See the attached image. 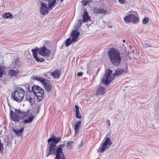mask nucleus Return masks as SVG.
Wrapping results in <instances>:
<instances>
[{
    "instance_id": "obj_38",
    "label": "nucleus",
    "mask_w": 159,
    "mask_h": 159,
    "mask_svg": "<svg viewBox=\"0 0 159 159\" xmlns=\"http://www.w3.org/2000/svg\"><path fill=\"white\" fill-rule=\"evenodd\" d=\"M83 143L82 141V140L81 141V143H80V144L79 145V147L80 148H81L82 146L83 145Z\"/></svg>"
},
{
    "instance_id": "obj_27",
    "label": "nucleus",
    "mask_w": 159,
    "mask_h": 159,
    "mask_svg": "<svg viewBox=\"0 0 159 159\" xmlns=\"http://www.w3.org/2000/svg\"><path fill=\"white\" fill-rule=\"evenodd\" d=\"M21 62L20 61L19 59L16 58L15 60V65L17 67H19L21 65Z\"/></svg>"
},
{
    "instance_id": "obj_28",
    "label": "nucleus",
    "mask_w": 159,
    "mask_h": 159,
    "mask_svg": "<svg viewBox=\"0 0 159 159\" xmlns=\"http://www.w3.org/2000/svg\"><path fill=\"white\" fill-rule=\"evenodd\" d=\"M34 79L35 80H37V81H39L41 82L43 84V83L45 81V80H46V79H43V78L41 77H36L34 78Z\"/></svg>"
},
{
    "instance_id": "obj_20",
    "label": "nucleus",
    "mask_w": 159,
    "mask_h": 159,
    "mask_svg": "<svg viewBox=\"0 0 159 159\" xmlns=\"http://www.w3.org/2000/svg\"><path fill=\"white\" fill-rule=\"evenodd\" d=\"M75 109H76V117L77 118L80 119L81 118L82 116L80 113V111L79 110V107L78 106H77L76 105H75Z\"/></svg>"
},
{
    "instance_id": "obj_1",
    "label": "nucleus",
    "mask_w": 159,
    "mask_h": 159,
    "mask_svg": "<svg viewBox=\"0 0 159 159\" xmlns=\"http://www.w3.org/2000/svg\"><path fill=\"white\" fill-rule=\"evenodd\" d=\"M109 56L111 63L114 66H119L120 62V54L116 49L110 48L108 52Z\"/></svg>"
},
{
    "instance_id": "obj_23",
    "label": "nucleus",
    "mask_w": 159,
    "mask_h": 159,
    "mask_svg": "<svg viewBox=\"0 0 159 159\" xmlns=\"http://www.w3.org/2000/svg\"><path fill=\"white\" fill-rule=\"evenodd\" d=\"M3 17L6 19L10 18L13 19V16L12 14L10 12L6 13L3 14Z\"/></svg>"
},
{
    "instance_id": "obj_21",
    "label": "nucleus",
    "mask_w": 159,
    "mask_h": 159,
    "mask_svg": "<svg viewBox=\"0 0 159 159\" xmlns=\"http://www.w3.org/2000/svg\"><path fill=\"white\" fill-rule=\"evenodd\" d=\"M28 119H25L23 121V123H31L33 119L34 118V116H30L28 117Z\"/></svg>"
},
{
    "instance_id": "obj_26",
    "label": "nucleus",
    "mask_w": 159,
    "mask_h": 159,
    "mask_svg": "<svg viewBox=\"0 0 159 159\" xmlns=\"http://www.w3.org/2000/svg\"><path fill=\"white\" fill-rule=\"evenodd\" d=\"M124 19L126 23H129L131 22L130 14L125 17Z\"/></svg>"
},
{
    "instance_id": "obj_22",
    "label": "nucleus",
    "mask_w": 159,
    "mask_h": 159,
    "mask_svg": "<svg viewBox=\"0 0 159 159\" xmlns=\"http://www.w3.org/2000/svg\"><path fill=\"white\" fill-rule=\"evenodd\" d=\"M94 11L96 13H107V11L102 9L96 8L94 9Z\"/></svg>"
},
{
    "instance_id": "obj_29",
    "label": "nucleus",
    "mask_w": 159,
    "mask_h": 159,
    "mask_svg": "<svg viewBox=\"0 0 159 159\" xmlns=\"http://www.w3.org/2000/svg\"><path fill=\"white\" fill-rule=\"evenodd\" d=\"M18 73V72L16 70H15L11 69L9 72V74L11 76H15L16 74Z\"/></svg>"
},
{
    "instance_id": "obj_43",
    "label": "nucleus",
    "mask_w": 159,
    "mask_h": 159,
    "mask_svg": "<svg viewBox=\"0 0 159 159\" xmlns=\"http://www.w3.org/2000/svg\"><path fill=\"white\" fill-rule=\"evenodd\" d=\"M123 42L125 43V39H123Z\"/></svg>"
},
{
    "instance_id": "obj_18",
    "label": "nucleus",
    "mask_w": 159,
    "mask_h": 159,
    "mask_svg": "<svg viewBox=\"0 0 159 159\" xmlns=\"http://www.w3.org/2000/svg\"><path fill=\"white\" fill-rule=\"evenodd\" d=\"M25 99L26 100L29 101L31 104H33L34 102V98L30 94L27 95Z\"/></svg>"
},
{
    "instance_id": "obj_3",
    "label": "nucleus",
    "mask_w": 159,
    "mask_h": 159,
    "mask_svg": "<svg viewBox=\"0 0 159 159\" xmlns=\"http://www.w3.org/2000/svg\"><path fill=\"white\" fill-rule=\"evenodd\" d=\"M25 94V90L19 87L12 93L11 98L17 102H20L23 100Z\"/></svg>"
},
{
    "instance_id": "obj_5",
    "label": "nucleus",
    "mask_w": 159,
    "mask_h": 159,
    "mask_svg": "<svg viewBox=\"0 0 159 159\" xmlns=\"http://www.w3.org/2000/svg\"><path fill=\"white\" fill-rule=\"evenodd\" d=\"M112 73V71L108 69L107 72H106L104 78L102 80V82L104 83L106 85L108 84L111 81L114 79V77L113 75L110 77V76Z\"/></svg>"
},
{
    "instance_id": "obj_36",
    "label": "nucleus",
    "mask_w": 159,
    "mask_h": 159,
    "mask_svg": "<svg viewBox=\"0 0 159 159\" xmlns=\"http://www.w3.org/2000/svg\"><path fill=\"white\" fill-rule=\"evenodd\" d=\"M83 75V73L82 72H78L77 74V75L79 77Z\"/></svg>"
},
{
    "instance_id": "obj_11",
    "label": "nucleus",
    "mask_w": 159,
    "mask_h": 159,
    "mask_svg": "<svg viewBox=\"0 0 159 159\" xmlns=\"http://www.w3.org/2000/svg\"><path fill=\"white\" fill-rule=\"evenodd\" d=\"M61 138L60 137H56L55 136H53L48 139V143H49L50 142H52V143H53V144H55V145H56L61 140Z\"/></svg>"
},
{
    "instance_id": "obj_17",
    "label": "nucleus",
    "mask_w": 159,
    "mask_h": 159,
    "mask_svg": "<svg viewBox=\"0 0 159 159\" xmlns=\"http://www.w3.org/2000/svg\"><path fill=\"white\" fill-rule=\"evenodd\" d=\"M61 74V71L59 70H56L54 72H52L51 74V75L55 78H59Z\"/></svg>"
},
{
    "instance_id": "obj_16",
    "label": "nucleus",
    "mask_w": 159,
    "mask_h": 159,
    "mask_svg": "<svg viewBox=\"0 0 159 159\" xmlns=\"http://www.w3.org/2000/svg\"><path fill=\"white\" fill-rule=\"evenodd\" d=\"M24 130V127H23L21 128L20 129L17 130L16 129H13V130L18 136H21Z\"/></svg>"
},
{
    "instance_id": "obj_44",
    "label": "nucleus",
    "mask_w": 159,
    "mask_h": 159,
    "mask_svg": "<svg viewBox=\"0 0 159 159\" xmlns=\"http://www.w3.org/2000/svg\"><path fill=\"white\" fill-rule=\"evenodd\" d=\"M64 0H60L61 2H62Z\"/></svg>"
},
{
    "instance_id": "obj_2",
    "label": "nucleus",
    "mask_w": 159,
    "mask_h": 159,
    "mask_svg": "<svg viewBox=\"0 0 159 159\" xmlns=\"http://www.w3.org/2000/svg\"><path fill=\"white\" fill-rule=\"evenodd\" d=\"M31 51L34 58L38 62H43L44 60L42 58H39L38 57L37 52L43 56L48 57L51 52L49 49L47 48L44 46L40 49L37 48L34 49H32Z\"/></svg>"
},
{
    "instance_id": "obj_19",
    "label": "nucleus",
    "mask_w": 159,
    "mask_h": 159,
    "mask_svg": "<svg viewBox=\"0 0 159 159\" xmlns=\"http://www.w3.org/2000/svg\"><path fill=\"white\" fill-rule=\"evenodd\" d=\"M19 114H18V116H19V117L21 118H25L28 115V113L27 112L20 111H19Z\"/></svg>"
},
{
    "instance_id": "obj_6",
    "label": "nucleus",
    "mask_w": 159,
    "mask_h": 159,
    "mask_svg": "<svg viewBox=\"0 0 159 159\" xmlns=\"http://www.w3.org/2000/svg\"><path fill=\"white\" fill-rule=\"evenodd\" d=\"M112 143L109 138H107L102 146H100L98 149L99 151L103 152L107 148H109L112 144Z\"/></svg>"
},
{
    "instance_id": "obj_39",
    "label": "nucleus",
    "mask_w": 159,
    "mask_h": 159,
    "mask_svg": "<svg viewBox=\"0 0 159 159\" xmlns=\"http://www.w3.org/2000/svg\"><path fill=\"white\" fill-rule=\"evenodd\" d=\"M107 124L108 125V126L110 127L111 125V123H110V121L109 120H107L106 121Z\"/></svg>"
},
{
    "instance_id": "obj_45",
    "label": "nucleus",
    "mask_w": 159,
    "mask_h": 159,
    "mask_svg": "<svg viewBox=\"0 0 159 159\" xmlns=\"http://www.w3.org/2000/svg\"><path fill=\"white\" fill-rule=\"evenodd\" d=\"M1 1H2V0H0V2H1Z\"/></svg>"
},
{
    "instance_id": "obj_35",
    "label": "nucleus",
    "mask_w": 159,
    "mask_h": 159,
    "mask_svg": "<svg viewBox=\"0 0 159 159\" xmlns=\"http://www.w3.org/2000/svg\"><path fill=\"white\" fill-rule=\"evenodd\" d=\"M4 72V70L2 69L1 67H0V77H1V75L3 74Z\"/></svg>"
},
{
    "instance_id": "obj_31",
    "label": "nucleus",
    "mask_w": 159,
    "mask_h": 159,
    "mask_svg": "<svg viewBox=\"0 0 159 159\" xmlns=\"http://www.w3.org/2000/svg\"><path fill=\"white\" fill-rule=\"evenodd\" d=\"M93 0H82V4L86 5L87 3L92 1Z\"/></svg>"
},
{
    "instance_id": "obj_14",
    "label": "nucleus",
    "mask_w": 159,
    "mask_h": 159,
    "mask_svg": "<svg viewBox=\"0 0 159 159\" xmlns=\"http://www.w3.org/2000/svg\"><path fill=\"white\" fill-rule=\"evenodd\" d=\"M131 22L134 24H136L139 22L138 17L133 14H130Z\"/></svg>"
},
{
    "instance_id": "obj_37",
    "label": "nucleus",
    "mask_w": 159,
    "mask_h": 159,
    "mask_svg": "<svg viewBox=\"0 0 159 159\" xmlns=\"http://www.w3.org/2000/svg\"><path fill=\"white\" fill-rule=\"evenodd\" d=\"M119 2L121 4H123L125 3L124 0H118Z\"/></svg>"
},
{
    "instance_id": "obj_25",
    "label": "nucleus",
    "mask_w": 159,
    "mask_h": 159,
    "mask_svg": "<svg viewBox=\"0 0 159 159\" xmlns=\"http://www.w3.org/2000/svg\"><path fill=\"white\" fill-rule=\"evenodd\" d=\"M73 43H75L74 42L72 41V40L71 38L67 39L66 40V46H68Z\"/></svg>"
},
{
    "instance_id": "obj_33",
    "label": "nucleus",
    "mask_w": 159,
    "mask_h": 159,
    "mask_svg": "<svg viewBox=\"0 0 159 159\" xmlns=\"http://www.w3.org/2000/svg\"><path fill=\"white\" fill-rule=\"evenodd\" d=\"M60 151H58V152L57 154H56V157L54 159H61V154L59 153Z\"/></svg>"
},
{
    "instance_id": "obj_4",
    "label": "nucleus",
    "mask_w": 159,
    "mask_h": 159,
    "mask_svg": "<svg viewBox=\"0 0 159 159\" xmlns=\"http://www.w3.org/2000/svg\"><path fill=\"white\" fill-rule=\"evenodd\" d=\"M30 91L33 92L37 97L36 100L37 102H40L42 100L44 91L40 87L34 85L31 87V90Z\"/></svg>"
},
{
    "instance_id": "obj_32",
    "label": "nucleus",
    "mask_w": 159,
    "mask_h": 159,
    "mask_svg": "<svg viewBox=\"0 0 159 159\" xmlns=\"http://www.w3.org/2000/svg\"><path fill=\"white\" fill-rule=\"evenodd\" d=\"M149 18L148 17L144 18L142 20V23L143 24H147Z\"/></svg>"
},
{
    "instance_id": "obj_8",
    "label": "nucleus",
    "mask_w": 159,
    "mask_h": 159,
    "mask_svg": "<svg viewBox=\"0 0 159 159\" xmlns=\"http://www.w3.org/2000/svg\"><path fill=\"white\" fill-rule=\"evenodd\" d=\"M85 10L86 11L85 12H84V15L83 16V19L82 21L80 20H77L78 24V29L81 26L82 21L84 23L86 22H88L90 20L89 16L88 13L86 12V9ZM74 28L75 29H76V30L77 29V28H76L75 25Z\"/></svg>"
},
{
    "instance_id": "obj_41",
    "label": "nucleus",
    "mask_w": 159,
    "mask_h": 159,
    "mask_svg": "<svg viewBox=\"0 0 159 159\" xmlns=\"http://www.w3.org/2000/svg\"><path fill=\"white\" fill-rule=\"evenodd\" d=\"M61 154L62 155V156H61V159H66V158L65 157V156L64 155V154L63 153H62V154Z\"/></svg>"
},
{
    "instance_id": "obj_42",
    "label": "nucleus",
    "mask_w": 159,
    "mask_h": 159,
    "mask_svg": "<svg viewBox=\"0 0 159 159\" xmlns=\"http://www.w3.org/2000/svg\"><path fill=\"white\" fill-rule=\"evenodd\" d=\"M90 100H93L94 99V96H91L90 98Z\"/></svg>"
},
{
    "instance_id": "obj_10",
    "label": "nucleus",
    "mask_w": 159,
    "mask_h": 159,
    "mask_svg": "<svg viewBox=\"0 0 159 159\" xmlns=\"http://www.w3.org/2000/svg\"><path fill=\"white\" fill-rule=\"evenodd\" d=\"M126 69L125 70H124L123 69H117L115 70V72L114 73V74L112 75L114 77V76H119L123 73H127L128 66H127V65H126Z\"/></svg>"
},
{
    "instance_id": "obj_15",
    "label": "nucleus",
    "mask_w": 159,
    "mask_h": 159,
    "mask_svg": "<svg viewBox=\"0 0 159 159\" xmlns=\"http://www.w3.org/2000/svg\"><path fill=\"white\" fill-rule=\"evenodd\" d=\"M81 122L80 120L77 121L75 124L74 126V129L75 134L78 133L80 129V127L81 126Z\"/></svg>"
},
{
    "instance_id": "obj_7",
    "label": "nucleus",
    "mask_w": 159,
    "mask_h": 159,
    "mask_svg": "<svg viewBox=\"0 0 159 159\" xmlns=\"http://www.w3.org/2000/svg\"><path fill=\"white\" fill-rule=\"evenodd\" d=\"M47 150L48 152L46 156L47 157H48L50 155H56L57 153V146L53 143H51L49 144Z\"/></svg>"
},
{
    "instance_id": "obj_9",
    "label": "nucleus",
    "mask_w": 159,
    "mask_h": 159,
    "mask_svg": "<svg viewBox=\"0 0 159 159\" xmlns=\"http://www.w3.org/2000/svg\"><path fill=\"white\" fill-rule=\"evenodd\" d=\"M80 33L79 31L73 30L71 33V36L72 42H75L77 41Z\"/></svg>"
},
{
    "instance_id": "obj_13",
    "label": "nucleus",
    "mask_w": 159,
    "mask_h": 159,
    "mask_svg": "<svg viewBox=\"0 0 159 159\" xmlns=\"http://www.w3.org/2000/svg\"><path fill=\"white\" fill-rule=\"evenodd\" d=\"M106 93V90L105 88L101 87L97 90L96 95L98 97L99 95H104Z\"/></svg>"
},
{
    "instance_id": "obj_24",
    "label": "nucleus",
    "mask_w": 159,
    "mask_h": 159,
    "mask_svg": "<svg viewBox=\"0 0 159 159\" xmlns=\"http://www.w3.org/2000/svg\"><path fill=\"white\" fill-rule=\"evenodd\" d=\"M66 144L65 143H64L62 144H61L57 148V152H58V151H60L59 153L61 154L63 153L62 149V148H63L65 147Z\"/></svg>"
},
{
    "instance_id": "obj_34",
    "label": "nucleus",
    "mask_w": 159,
    "mask_h": 159,
    "mask_svg": "<svg viewBox=\"0 0 159 159\" xmlns=\"http://www.w3.org/2000/svg\"><path fill=\"white\" fill-rule=\"evenodd\" d=\"M142 46L144 48H147L148 47H152V46L150 45L149 44H148L147 43L143 44Z\"/></svg>"
},
{
    "instance_id": "obj_30",
    "label": "nucleus",
    "mask_w": 159,
    "mask_h": 159,
    "mask_svg": "<svg viewBox=\"0 0 159 159\" xmlns=\"http://www.w3.org/2000/svg\"><path fill=\"white\" fill-rule=\"evenodd\" d=\"M73 143L74 142H73L72 141L68 142L67 144V148L68 149H71L72 148V146Z\"/></svg>"
},
{
    "instance_id": "obj_12",
    "label": "nucleus",
    "mask_w": 159,
    "mask_h": 159,
    "mask_svg": "<svg viewBox=\"0 0 159 159\" xmlns=\"http://www.w3.org/2000/svg\"><path fill=\"white\" fill-rule=\"evenodd\" d=\"M43 84L45 87V90L48 92H49L52 89V86L50 84V81L46 80Z\"/></svg>"
},
{
    "instance_id": "obj_40",
    "label": "nucleus",
    "mask_w": 159,
    "mask_h": 159,
    "mask_svg": "<svg viewBox=\"0 0 159 159\" xmlns=\"http://www.w3.org/2000/svg\"><path fill=\"white\" fill-rule=\"evenodd\" d=\"M14 114V112L12 111L11 110L10 111V114L11 116L12 117Z\"/></svg>"
}]
</instances>
